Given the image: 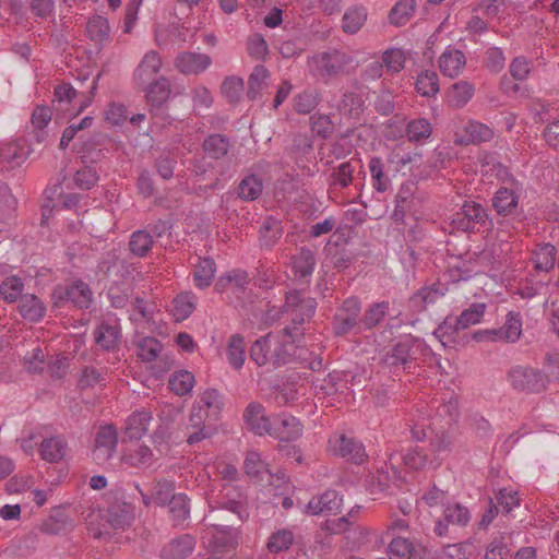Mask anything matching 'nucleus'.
<instances>
[{"instance_id": "1", "label": "nucleus", "mask_w": 559, "mask_h": 559, "mask_svg": "<svg viewBox=\"0 0 559 559\" xmlns=\"http://www.w3.org/2000/svg\"><path fill=\"white\" fill-rule=\"evenodd\" d=\"M285 340L281 336L267 334L257 340L251 346L250 357L258 366L272 365L274 367L286 361V355L289 353V342H295L290 335L285 334Z\"/></svg>"}, {"instance_id": "2", "label": "nucleus", "mask_w": 559, "mask_h": 559, "mask_svg": "<svg viewBox=\"0 0 559 559\" xmlns=\"http://www.w3.org/2000/svg\"><path fill=\"white\" fill-rule=\"evenodd\" d=\"M449 449L450 443L445 440H440L432 444L430 452L433 456H429L428 452L423 448H413L403 455L404 467L406 472H420L427 467L436 468L440 465L439 454Z\"/></svg>"}, {"instance_id": "3", "label": "nucleus", "mask_w": 559, "mask_h": 559, "mask_svg": "<svg viewBox=\"0 0 559 559\" xmlns=\"http://www.w3.org/2000/svg\"><path fill=\"white\" fill-rule=\"evenodd\" d=\"M237 530L226 525H213L202 533V543L211 551L216 554L229 552L238 544Z\"/></svg>"}, {"instance_id": "4", "label": "nucleus", "mask_w": 559, "mask_h": 559, "mask_svg": "<svg viewBox=\"0 0 559 559\" xmlns=\"http://www.w3.org/2000/svg\"><path fill=\"white\" fill-rule=\"evenodd\" d=\"M513 389L521 392H539L546 388L547 379L537 369L530 366H514L508 374Z\"/></svg>"}, {"instance_id": "5", "label": "nucleus", "mask_w": 559, "mask_h": 559, "mask_svg": "<svg viewBox=\"0 0 559 559\" xmlns=\"http://www.w3.org/2000/svg\"><path fill=\"white\" fill-rule=\"evenodd\" d=\"M421 157L420 150L396 144L390 150L386 162L392 171L405 176L420 165Z\"/></svg>"}, {"instance_id": "6", "label": "nucleus", "mask_w": 559, "mask_h": 559, "mask_svg": "<svg viewBox=\"0 0 559 559\" xmlns=\"http://www.w3.org/2000/svg\"><path fill=\"white\" fill-rule=\"evenodd\" d=\"M328 448L331 454L356 464H361L367 457L362 443L343 433L333 435L329 440Z\"/></svg>"}, {"instance_id": "7", "label": "nucleus", "mask_w": 559, "mask_h": 559, "mask_svg": "<svg viewBox=\"0 0 559 559\" xmlns=\"http://www.w3.org/2000/svg\"><path fill=\"white\" fill-rule=\"evenodd\" d=\"M117 447V431L111 425L103 426L95 437L92 457L97 464L106 463L115 453Z\"/></svg>"}, {"instance_id": "8", "label": "nucleus", "mask_w": 559, "mask_h": 559, "mask_svg": "<svg viewBox=\"0 0 559 559\" xmlns=\"http://www.w3.org/2000/svg\"><path fill=\"white\" fill-rule=\"evenodd\" d=\"M217 417V414H212L205 407L193 403L187 425L188 443L193 444L205 439L209 436L205 432L206 420H216Z\"/></svg>"}, {"instance_id": "9", "label": "nucleus", "mask_w": 559, "mask_h": 559, "mask_svg": "<svg viewBox=\"0 0 559 559\" xmlns=\"http://www.w3.org/2000/svg\"><path fill=\"white\" fill-rule=\"evenodd\" d=\"M152 419V413L144 408L131 413L124 420L122 440L133 441L142 439L147 433Z\"/></svg>"}, {"instance_id": "10", "label": "nucleus", "mask_w": 559, "mask_h": 559, "mask_svg": "<svg viewBox=\"0 0 559 559\" xmlns=\"http://www.w3.org/2000/svg\"><path fill=\"white\" fill-rule=\"evenodd\" d=\"M426 350L423 341L406 336L393 347L386 362L389 365H406L409 360L416 359L419 353L424 354Z\"/></svg>"}, {"instance_id": "11", "label": "nucleus", "mask_w": 559, "mask_h": 559, "mask_svg": "<svg viewBox=\"0 0 559 559\" xmlns=\"http://www.w3.org/2000/svg\"><path fill=\"white\" fill-rule=\"evenodd\" d=\"M175 68L186 75H199L212 66V58L202 52L185 51L175 59Z\"/></svg>"}, {"instance_id": "12", "label": "nucleus", "mask_w": 559, "mask_h": 559, "mask_svg": "<svg viewBox=\"0 0 559 559\" xmlns=\"http://www.w3.org/2000/svg\"><path fill=\"white\" fill-rule=\"evenodd\" d=\"M38 453L40 459L47 463H60L68 459L70 448L64 437L50 436L40 441Z\"/></svg>"}, {"instance_id": "13", "label": "nucleus", "mask_w": 559, "mask_h": 559, "mask_svg": "<svg viewBox=\"0 0 559 559\" xmlns=\"http://www.w3.org/2000/svg\"><path fill=\"white\" fill-rule=\"evenodd\" d=\"M317 302L311 297H301L298 292H290L286 296L285 310L292 316L294 323H302L311 318L316 311Z\"/></svg>"}, {"instance_id": "14", "label": "nucleus", "mask_w": 559, "mask_h": 559, "mask_svg": "<svg viewBox=\"0 0 559 559\" xmlns=\"http://www.w3.org/2000/svg\"><path fill=\"white\" fill-rule=\"evenodd\" d=\"M301 433L302 426L300 421L294 416L283 414L272 417V424L267 435L281 441H290L299 438Z\"/></svg>"}, {"instance_id": "15", "label": "nucleus", "mask_w": 559, "mask_h": 559, "mask_svg": "<svg viewBox=\"0 0 559 559\" xmlns=\"http://www.w3.org/2000/svg\"><path fill=\"white\" fill-rule=\"evenodd\" d=\"M162 58L157 51L146 52L139 66L134 70L133 79L139 87H144L150 82L155 81L156 75L162 69Z\"/></svg>"}, {"instance_id": "16", "label": "nucleus", "mask_w": 559, "mask_h": 559, "mask_svg": "<svg viewBox=\"0 0 559 559\" xmlns=\"http://www.w3.org/2000/svg\"><path fill=\"white\" fill-rule=\"evenodd\" d=\"M455 142L459 144L481 143L493 139L495 131L485 123L471 120L463 129L455 131Z\"/></svg>"}, {"instance_id": "17", "label": "nucleus", "mask_w": 559, "mask_h": 559, "mask_svg": "<svg viewBox=\"0 0 559 559\" xmlns=\"http://www.w3.org/2000/svg\"><path fill=\"white\" fill-rule=\"evenodd\" d=\"M53 298L58 301H71L79 308H86L91 304L92 292L85 283L78 281L66 288L58 287L53 293Z\"/></svg>"}, {"instance_id": "18", "label": "nucleus", "mask_w": 559, "mask_h": 559, "mask_svg": "<svg viewBox=\"0 0 559 559\" xmlns=\"http://www.w3.org/2000/svg\"><path fill=\"white\" fill-rule=\"evenodd\" d=\"M143 503L148 507L151 504L165 506L169 503L175 490L174 481L166 478H160L155 481L150 492H145L139 486H136Z\"/></svg>"}, {"instance_id": "19", "label": "nucleus", "mask_w": 559, "mask_h": 559, "mask_svg": "<svg viewBox=\"0 0 559 559\" xmlns=\"http://www.w3.org/2000/svg\"><path fill=\"white\" fill-rule=\"evenodd\" d=\"M342 497L335 490H326L313 497L307 504V513L311 515L334 514L340 511Z\"/></svg>"}, {"instance_id": "20", "label": "nucleus", "mask_w": 559, "mask_h": 559, "mask_svg": "<svg viewBox=\"0 0 559 559\" xmlns=\"http://www.w3.org/2000/svg\"><path fill=\"white\" fill-rule=\"evenodd\" d=\"M120 337V326L114 317L104 320L95 332L96 344L106 350L116 349Z\"/></svg>"}, {"instance_id": "21", "label": "nucleus", "mask_w": 559, "mask_h": 559, "mask_svg": "<svg viewBox=\"0 0 559 559\" xmlns=\"http://www.w3.org/2000/svg\"><path fill=\"white\" fill-rule=\"evenodd\" d=\"M246 425L255 435L264 436L270 432L272 417L266 416L264 407L255 402L250 403L243 413Z\"/></svg>"}, {"instance_id": "22", "label": "nucleus", "mask_w": 559, "mask_h": 559, "mask_svg": "<svg viewBox=\"0 0 559 559\" xmlns=\"http://www.w3.org/2000/svg\"><path fill=\"white\" fill-rule=\"evenodd\" d=\"M142 88L145 92V98L152 112L159 109L170 96V84L165 76L150 82Z\"/></svg>"}, {"instance_id": "23", "label": "nucleus", "mask_w": 559, "mask_h": 559, "mask_svg": "<svg viewBox=\"0 0 559 559\" xmlns=\"http://www.w3.org/2000/svg\"><path fill=\"white\" fill-rule=\"evenodd\" d=\"M154 462L152 450L145 444H139L129 448L121 456V463L126 467L143 471L148 468Z\"/></svg>"}, {"instance_id": "24", "label": "nucleus", "mask_w": 559, "mask_h": 559, "mask_svg": "<svg viewBox=\"0 0 559 559\" xmlns=\"http://www.w3.org/2000/svg\"><path fill=\"white\" fill-rule=\"evenodd\" d=\"M485 210L475 202H465L460 212L453 218V224L462 230H473L474 224L484 221Z\"/></svg>"}, {"instance_id": "25", "label": "nucleus", "mask_w": 559, "mask_h": 559, "mask_svg": "<svg viewBox=\"0 0 559 559\" xmlns=\"http://www.w3.org/2000/svg\"><path fill=\"white\" fill-rule=\"evenodd\" d=\"M29 154L28 147L19 141L5 143L0 150V160L4 168L13 169L21 166Z\"/></svg>"}, {"instance_id": "26", "label": "nucleus", "mask_w": 559, "mask_h": 559, "mask_svg": "<svg viewBox=\"0 0 559 559\" xmlns=\"http://www.w3.org/2000/svg\"><path fill=\"white\" fill-rule=\"evenodd\" d=\"M343 56L338 52H322L313 56L309 66L312 71L320 75L337 74L342 70Z\"/></svg>"}, {"instance_id": "27", "label": "nucleus", "mask_w": 559, "mask_h": 559, "mask_svg": "<svg viewBox=\"0 0 559 559\" xmlns=\"http://www.w3.org/2000/svg\"><path fill=\"white\" fill-rule=\"evenodd\" d=\"M466 59L461 50L448 48L439 57V68L449 78L460 75L465 68Z\"/></svg>"}, {"instance_id": "28", "label": "nucleus", "mask_w": 559, "mask_h": 559, "mask_svg": "<svg viewBox=\"0 0 559 559\" xmlns=\"http://www.w3.org/2000/svg\"><path fill=\"white\" fill-rule=\"evenodd\" d=\"M518 201V186L514 181H511L510 187H502L496 192L492 205L499 214L508 215L516 207Z\"/></svg>"}, {"instance_id": "29", "label": "nucleus", "mask_w": 559, "mask_h": 559, "mask_svg": "<svg viewBox=\"0 0 559 559\" xmlns=\"http://www.w3.org/2000/svg\"><path fill=\"white\" fill-rule=\"evenodd\" d=\"M475 87L467 81L456 82L448 91L447 99L448 104L452 108L464 107L473 97Z\"/></svg>"}, {"instance_id": "30", "label": "nucleus", "mask_w": 559, "mask_h": 559, "mask_svg": "<svg viewBox=\"0 0 559 559\" xmlns=\"http://www.w3.org/2000/svg\"><path fill=\"white\" fill-rule=\"evenodd\" d=\"M499 342L515 343L522 334L521 316L516 312H509L504 324L496 329Z\"/></svg>"}, {"instance_id": "31", "label": "nucleus", "mask_w": 559, "mask_h": 559, "mask_svg": "<svg viewBox=\"0 0 559 559\" xmlns=\"http://www.w3.org/2000/svg\"><path fill=\"white\" fill-rule=\"evenodd\" d=\"M195 546V540L191 535H182L173 539L163 550L166 558L185 559L189 556Z\"/></svg>"}, {"instance_id": "32", "label": "nucleus", "mask_w": 559, "mask_h": 559, "mask_svg": "<svg viewBox=\"0 0 559 559\" xmlns=\"http://www.w3.org/2000/svg\"><path fill=\"white\" fill-rule=\"evenodd\" d=\"M367 9L361 5L348 8L342 17V29L346 34H356L366 23Z\"/></svg>"}, {"instance_id": "33", "label": "nucleus", "mask_w": 559, "mask_h": 559, "mask_svg": "<svg viewBox=\"0 0 559 559\" xmlns=\"http://www.w3.org/2000/svg\"><path fill=\"white\" fill-rule=\"evenodd\" d=\"M19 309L23 318L33 322L41 320L46 312L44 304L32 294L23 295L21 297Z\"/></svg>"}, {"instance_id": "34", "label": "nucleus", "mask_w": 559, "mask_h": 559, "mask_svg": "<svg viewBox=\"0 0 559 559\" xmlns=\"http://www.w3.org/2000/svg\"><path fill=\"white\" fill-rule=\"evenodd\" d=\"M459 328L454 317H448L432 333L431 337L441 344L442 347L451 346L455 343Z\"/></svg>"}, {"instance_id": "35", "label": "nucleus", "mask_w": 559, "mask_h": 559, "mask_svg": "<svg viewBox=\"0 0 559 559\" xmlns=\"http://www.w3.org/2000/svg\"><path fill=\"white\" fill-rule=\"evenodd\" d=\"M195 385V378L188 370L175 371L168 379V388L178 396L189 394Z\"/></svg>"}, {"instance_id": "36", "label": "nucleus", "mask_w": 559, "mask_h": 559, "mask_svg": "<svg viewBox=\"0 0 559 559\" xmlns=\"http://www.w3.org/2000/svg\"><path fill=\"white\" fill-rule=\"evenodd\" d=\"M534 267L540 272H549L556 263V249L550 243L537 246L533 251Z\"/></svg>"}, {"instance_id": "37", "label": "nucleus", "mask_w": 559, "mask_h": 559, "mask_svg": "<svg viewBox=\"0 0 559 559\" xmlns=\"http://www.w3.org/2000/svg\"><path fill=\"white\" fill-rule=\"evenodd\" d=\"M126 520L117 519L103 520L99 513H92L88 518V531L94 538H103L109 534V528L123 527Z\"/></svg>"}, {"instance_id": "38", "label": "nucleus", "mask_w": 559, "mask_h": 559, "mask_svg": "<svg viewBox=\"0 0 559 559\" xmlns=\"http://www.w3.org/2000/svg\"><path fill=\"white\" fill-rule=\"evenodd\" d=\"M416 9V0H399L389 13V21L395 26L407 24Z\"/></svg>"}, {"instance_id": "39", "label": "nucleus", "mask_w": 559, "mask_h": 559, "mask_svg": "<svg viewBox=\"0 0 559 559\" xmlns=\"http://www.w3.org/2000/svg\"><path fill=\"white\" fill-rule=\"evenodd\" d=\"M86 33L91 40L96 44H104L110 38L109 22L104 16H93L88 20L86 25Z\"/></svg>"}, {"instance_id": "40", "label": "nucleus", "mask_w": 559, "mask_h": 559, "mask_svg": "<svg viewBox=\"0 0 559 559\" xmlns=\"http://www.w3.org/2000/svg\"><path fill=\"white\" fill-rule=\"evenodd\" d=\"M360 311V305L358 299L348 298L343 304L342 312L346 314H338L337 320L340 323L336 326L337 333H346L355 323L356 317Z\"/></svg>"}, {"instance_id": "41", "label": "nucleus", "mask_w": 559, "mask_h": 559, "mask_svg": "<svg viewBox=\"0 0 559 559\" xmlns=\"http://www.w3.org/2000/svg\"><path fill=\"white\" fill-rule=\"evenodd\" d=\"M216 272L215 263L210 258L200 259L193 271L194 284L199 288L211 285Z\"/></svg>"}, {"instance_id": "42", "label": "nucleus", "mask_w": 559, "mask_h": 559, "mask_svg": "<svg viewBox=\"0 0 559 559\" xmlns=\"http://www.w3.org/2000/svg\"><path fill=\"white\" fill-rule=\"evenodd\" d=\"M195 297L190 293L178 295L171 306V316L178 322L186 320L194 310Z\"/></svg>"}, {"instance_id": "43", "label": "nucleus", "mask_w": 559, "mask_h": 559, "mask_svg": "<svg viewBox=\"0 0 559 559\" xmlns=\"http://www.w3.org/2000/svg\"><path fill=\"white\" fill-rule=\"evenodd\" d=\"M479 169L478 171L483 177H486L489 181L492 177L503 179L508 174L507 169L497 162L490 154H481L478 157Z\"/></svg>"}, {"instance_id": "44", "label": "nucleus", "mask_w": 559, "mask_h": 559, "mask_svg": "<svg viewBox=\"0 0 559 559\" xmlns=\"http://www.w3.org/2000/svg\"><path fill=\"white\" fill-rule=\"evenodd\" d=\"M486 304L475 302L472 304L467 309L462 311V313L459 317L454 318L459 323V328L465 330L472 325L480 323L484 318Z\"/></svg>"}, {"instance_id": "45", "label": "nucleus", "mask_w": 559, "mask_h": 559, "mask_svg": "<svg viewBox=\"0 0 559 559\" xmlns=\"http://www.w3.org/2000/svg\"><path fill=\"white\" fill-rule=\"evenodd\" d=\"M295 540L293 531L288 528H281L272 533L266 547L270 552L277 554L289 549Z\"/></svg>"}, {"instance_id": "46", "label": "nucleus", "mask_w": 559, "mask_h": 559, "mask_svg": "<svg viewBox=\"0 0 559 559\" xmlns=\"http://www.w3.org/2000/svg\"><path fill=\"white\" fill-rule=\"evenodd\" d=\"M416 90L423 96H435L439 92L438 74L430 70L420 72L416 80Z\"/></svg>"}, {"instance_id": "47", "label": "nucleus", "mask_w": 559, "mask_h": 559, "mask_svg": "<svg viewBox=\"0 0 559 559\" xmlns=\"http://www.w3.org/2000/svg\"><path fill=\"white\" fill-rule=\"evenodd\" d=\"M293 271L299 278H308L313 272L314 258L310 250H301L293 259Z\"/></svg>"}, {"instance_id": "48", "label": "nucleus", "mask_w": 559, "mask_h": 559, "mask_svg": "<svg viewBox=\"0 0 559 559\" xmlns=\"http://www.w3.org/2000/svg\"><path fill=\"white\" fill-rule=\"evenodd\" d=\"M227 358L229 364L236 368L240 369L243 366L246 352H245V341L239 335H233L227 344Z\"/></svg>"}, {"instance_id": "49", "label": "nucleus", "mask_w": 559, "mask_h": 559, "mask_svg": "<svg viewBox=\"0 0 559 559\" xmlns=\"http://www.w3.org/2000/svg\"><path fill=\"white\" fill-rule=\"evenodd\" d=\"M169 512L175 524L186 521L190 514L188 498L185 493L173 496L169 500Z\"/></svg>"}, {"instance_id": "50", "label": "nucleus", "mask_w": 559, "mask_h": 559, "mask_svg": "<svg viewBox=\"0 0 559 559\" xmlns=\"http://www.w3.org/2000/svg\"><path fill=\"white\" fill-rule=\"evenodd\" d=\"M194 403L205 407L210 413L217 415H219L223 408L222 395L214 389H207L201 392Z\"/></svg>"}, {"instance_id": "51", "label": "nucleus", "mask_w": 559, "mask_h": 559, "mask_svg": "<svg viewBox=\"0 0 559 559\" xmlns=\"http://www.w3.org/2000/svg\"><path fill=\"white\" fill-rule=\"evenodd\" d=\"M24 285L21 278L10 276L0 284V296L7 302L15 301L23 293Z\"/></svg>"}, {"instance_id": "52", "label": "nucleus", "mask_w": 559, "mask_h": 559, "mask_svg": "<svg viewBox=\"0 0 559 559\" xmlns=\"http://www.w3.org/2000/svg\"><path fill=\"white\" fill-rule=\"evenodd\" d=\"M245 469L249 476L259 477L260 479H263V475L270 474L267 464L261 459L260 453L255 451L247 453Z\"/></svg>"}, {"instance_id": "53", "label": "nucleus", "mask_w": 559, "mask_h": 559, "mask_svg": "<svg viewBox=\"0 0 559 559\" xmlns=\"http://www.w3.org/2000/svg\"><path fill=\"white\" fill-rule=\"evenodd\" d=\"M130 250L139 257L145 255L153 246V237L145 230L134 231L130 238Z\"/></svg>"}, {"instance_id": "54", "label": "nucleus", "mask_w": 559, "mask_h": 559, "mask_svg": "<svg viewBox=\"0 0 559 559\" xmlns=\"http://www.w3.org/2000/svg\"><path fill=\"white\" fill-rule=\"evenodd\" d=\"M405 61L406 52L401 48H390L382 55L383 66L393 73L400 72L404 68Z\"/></svg>"}, {"instance_id": "55", "label": "nucleus", "mask_w": 559, "mask_h": 559, "mask_svg": "<svg viewBox=\"0 0 559 559\" xmlns=\"http://www.w3.org/2000/svg\"><path fill=\"white\" fill-rule=\"evenodd\" d=\"M282 236V227L278 221L274 218L265 219L260 230V241L264 247L273 246Z\"/></svg>"}, {"instance_id": "56", "label": "nucleus", "mask_w": 559, "mask_h": 559, "mask_svg": "<svg viewBox=\"0 0 559 559\" xmlns=\"http://www.w3.org/2000/svg\"><path fill=\"white\" fill-rule=\"evenodd\" d=\"M270 76L269 70L263 66H258L253 69L249 78V95L255 98L265 87L266 81Z\"/></svg>"}, {"instance_id": "57", "label": "nucleus", "mask_w": 559, "mask_h": 559, "mask_svg": "<svg viewBox=\"0 0 559 559\" xmlns=\"http://www.w3.org/2000/svg\"><path fill=\"white\" fill-rule=\"evenodd\" d=\"M262 192L261 180L251 175L242 179L239 185L238 193L239 197L246 201L255 200Z\"/></svg>"}, {"instance_id": "58", "label": "nucleus", "mask_w": 559, "mask_h": 559, "mask_svg": "<svg viewBox=\"0 0 559 559\" xmlns=\"http://www.w3.org/2000/svg\"><path fill=\"white\" fill-rule=\"evenodd\" d=\"M413 552V543L403 537L393 538L389 545L390 559H411Z\"/></svg>"}, {"instance_id": "59", "label": "nucleus", "mask_w": 559, "mask_h": 559, "mask_svg": "<svg viewBox=\"0 0 559 559\" xmlns=\"http://www.w3.org/2000/svg\"><path fill=\"white\" fill-rule=\"evenodd\" d=\"M406 131L411 141L419 142L430 136L432 128L427 119L419 118L411 121Z\"/></svg>"}, {"instance_id": "60", "label": "nucleus", "mask_w": 559, "mask_h": 559, "mask_svg": "<svg viewBox=\"0 0 559 559\" xmlns=\"http://www.w3.org/2000/svg\"><path fill=\"white\" fill-rule=\"evenodd\" d=\"M318 94L311 91H304L294 97V109L298 114H310L318 105Z\"/></svg>"}, {"instance_id": "61", "label": "nucleus", "mask_w": 559, "mask_h": 559, "mask_svg": "<svg viewBox=\"0 0 559 559\" xmlns=\"http://www.w3.org/2000/svg\"><path fill=\"white\" fill-rule=\"evenodd\" d=\"M67 516L57 513L45 519L39 525V531L48 535H59L67 530Z\"/></svg>"}, {"instance_id": "62", "label": "nucleus", "mask_w": 559, "mask_h": 559, "mask_svg": "<svg viewBox=\"0 0 559 559\" xmlns=\"http://www.w3.org/2000/svg\"><path fill=\"white\" fill-rule=\"evenodd\" d=\"M104 118L109 124L120 126L128 119L127 107L121 103L111 102L104 110Z\"/></svg>"}, {"instance_id": "63", "label": "nucleus", "mask_w": 559, "mask_h": 559, "mask_svg": "<svg viewBox=\"0 0 559 559\" xmlns=\"http://www.w3.org/2000/svg\"><path fill=\"white\" fill-rule=\"evenodd\" d=\"M162 350L160 343L154 337H144L139 342L138 356L143 361L154 360Z\"/></svg>"}, {"instance_id": "64", "label": "nucleus", "mask_w": 559, "mask_h": 559, "mask_svg": "<svg viewBox=\"0 0 559 559\" xmlns=\"http://www.w3.org/2000/svg\"><path fill=\"white\" fill-rule=\"evenodd\" d=\"M443 293L436 287H424L419 289L411 299L412 305L426 308L430 304H435Z\"/></svg>"}]
</instances>
